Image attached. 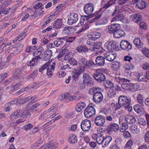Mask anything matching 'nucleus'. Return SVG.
Returning <instances> with one entry per match:
<instances>
[{
  "label": "nucleus",
  "mask_w": 149,
  "mask_h": 149,
  "mask_svg": "<svg viewBox=\"0 0 149 149\" xmlns=\"http://www.w3.org/2000/svg\"><path fill=\"white\" fill-rule=\"evenodd\" d=\"M73 29L71 27H65L62 31L63 33L66 35L71 34L73 32Z\"/></svg>",
  "instance_id": "nucleus-27"
},
{
  "label": "nucleus",
  "mask_w": 149,
  "mask_h": 149,
  "mask_svg": "<svg viewBox=\"0 0 149 149\" xmlns=\"http://www.w3.org/2000/svg\"><path fill=\"white\" fill-rule=\"evenodd\" d=\"M104 136L100 134L97 139L96 141L97 143L100 145H101L102 146V144L103 143V141L104 139Z\"/></svg>",
  "instance_id": "nucleus-49"
},
{
  "label": "nucleus",
  "mask_w": 149,
  "mask_h": 149,
  "mask_svg": "<svg viewBox=\"0 0 149 149\" xmlns=\"http://www.w3.org/2000/svg\"><path fill=\"white\" fill-rule=\"evenodd\" d=\"M85 106L86 104L84 102H80L77 104L75 109L78 112H79L83 109L85 107Z\"/></svg>",
  "instance_id": "nucleus-34"
},
{
  "label": "nucleus",
  "mask_w": 149,
  "mask_h": 149,
  "mask_svg": "<svg viewBox=\"0 0 149 149\" xmlns=\"http://www.w3.org/2000/svg\"><path fill=\"white\" fill-rule=\"evenodd\" d=\"M124 16L122 13L118 14L115 17L113 18L111 20V22L114 21H121L123 22L124 20Z\"/></svg>",
  "instance_id": "nucleus-23"
},
{
  "label": "nucleus",
  "mask_w": 149,
  "mask_h": 149,
  "mask_svg": "<svg viewBox=\"0 0 149 149\" xmlns=\"http://www.w3.org/2000/svg\"><path fill=\"white\" fill-rule=\"evenodd\" d=\"M136 99L138 102L142 106H144V101L143 100V95L141 94H138L137 97Z\"/></svg>",
  "instance_id": "nucleus-42"
},
{
  "label": "nucleus",
  "mask_w": 149,
  "mask_h": 149,
  "mask_svg": "<svg viewBox=\"0 0 149 149\" xmlns=\"http://www.w3.org/2000/svg\"><path fill=\"white\" fill-rule=\"evenodd\" d=\"M104 15L102 16V17H101V19L100 18L99 20V21L97 22L96 23V24L97 25H102L106 24L108 23V20L107 19L104 17H103Z\"/></svg>",
  "instance_id": "nucleus-36"
},
{
  "label": "nucleus",
  "mask_w": 149,
  "mask_h": 149,
  "mask_svg": "<svg viewBox=\"0 0 149 149\" xmlns=\"http://www.w3.org/2000/svg\"><path fill=\"white\" fill-rule=\"evenodd\" d=\"M134 43L138 48H141L143 46V43L139 38H135L133 41Z\"/></svg>",
  "instance_id": "nucleus-30"
},
{
  "label": "nucleus",
  "mask_w": 149,
  "mask_h": 149,
  "mask_svg": "<svg viewBox=\"0 0 149 149\" xmlns=\"http://www.w3.org/2000/svg\"><path fill=\"white\" fill-rule=\"evenodd\" d=\"M125 33L124 31L120 30V29H119L113 33V36L115 38H119L125 36Z\"/></svg>",
  "instance_id": "nucleus-25"
},
{
  "label": "nucleus",
  "mask_w": 149,
  "mask_h": 149,
  "mask_svg": "<svg viewBox=\"0 0 149 149\" xmlns=\"http://www.w3.org/2000/svg\"><path fill=\"white\" fill-rule=\"evenodd\" d=\"M10 9V8H8V9H7V8L6 7H1V8H0V12L1 13L0 14L1 18V13H3L5 15H6L9 13V11Z\"/></svg>",
  "instance_id": "nucleus-46"
},
{
  "label": "nucleus",
  "mask_w": 149,
  "mask_h": 149,
  "mask_svg": "<svg viewBox=\"0 0 149 149\" xmlns=\"http://www.w3.org/2000/svg\"><path fill=\"white\" fill-rule=\"evenodd\" d=\"M107 129L109 133H111L113 131L116 133L119 131V125L116 123H111L108 125Z\"/></svg>",
  "instance_id": "nucleus-11"
},
{
  "label": "nucleus",
  "mask_w": 149,
  "mask_h": 149,
  "mask_svg": "<svg viewBox=\"0 0 149 149\" xmlns=\"http://www.w3.org/2000/svg\"><path fill=\"white\" fill-rule=\"evenodd\" d=\"M17 49H15L13 52H12L9 54L8 57L7 58L6 61V62H8L13 56L17 54L20 52L19 51H18L17 52Z\"/></svg>",
  "instance_id": "nucleus-43"
},
{
  "label": "nucleus",
  "mask_w": 149,
  "mask_h": 149,
  "mask_svg": "<svg viewBox=\"0 0 149 149\" xmlns=\"http://www.w3.org/2000/svg\"><path fill=\"white\" fill-rule=\"evenodd\" d=\"M46 147L48 148H51L52 149H55L57 147V145L56 144H53V141H50L46 144Z\"/></svg>",
  "instance_id": "nucleus-45"
},
{
  "label": "nucleus",
  "mask_w": 149,
  "mask_h": 149,
  "mask_svg": "<svg viewBox=\"0 0 149 149\" xmlns=\"http://www.w3.org/2000/svg\"><path fill=\"white\" fill-rule=\"evenodd\" d=\"M22 73V71L21 69L19 68H17L14 70L12 78H13L15 80L17 79Z\"/></svg>",
  "instance_id": "nucleus-22"
},
{
  "label": "nucleus",
  "mask_w": 149,
  "mask_h": 149,
  "mask_svg": "<svg viewBox=\"0 0 149 149\" xmlns=\"http://www.w3.org/2000/svg\"><path fill=\"white\" fill-rule=\"evenodd\" d=\"M93 63V62L92 61H90L89 60H87L83 64V68L84 69V70L85 68H89L92 65Z\"/></svg>",
  "instance_id": "nucleus-39"
},
{
  "label": "nucleus",
  "mask_w": 149,
  "mask_h": 149,
  "mask_svg": "<svg viewBox=\"0 0 149 149\" xmlns=\"http://www.w3.org/2000/svg\"><path fill=\"white\" fill-rule=\"evenodd\" d=\"M120 28L121 26L119 24L117 23L113 24L108 26V30L110 33L113 34L118 29H120Z\"/></svg>",
  "instance_id": "nucleus-15"
},
{
  "label": "nucleus",
  "mask_w": 149,
  "mask_h": 149,
  "mask_svg": "<svg viewBox=\"0 0 149 149\" xmlns=\"http://www.w3.org/2000/svg\"><path fill=\"white\" fill-rule=\"evenodd\" d=\"M68 17V23L69 25L75 23L78 19V15L74 13H71Z\"/></svg>",
  "instance_id": "nucleus-10"
},
{
  "label": "nucleus",
  "mask_w": 149,
  "mask_h": 149,
  "mask_svg": "<svg viewBox=\"0 0 149 149\" xmlns=\"http://www.w3.org/2000/svg\"><path fill=\"white\" fill-rule=\"evenodd\" d=\"M120 64L118 62L114 61L111 63L112 69L115 71L118 70L120 68Z\"/></svg>",
  "instance_id": "nucleus-32"
},
{
  "label": "nucleus",
  "mask_w": 149,
  "mask_h": 149,
  "mask_svg": "<svg viewBox=\"0 0 149 149\" xmlns=\"http://www.w3.org/2000/svg\"><path fill=\"white\" fill-rule=\"evenodd\" d=\"M105 46L107 49L109 51L113 50L116 49L118 47V45L114 41H110L105 43Z\"/></svg>",
  "instance_id": "nucleus-12"
},
{
  "label": "nucleus",
  "mask_w": 149,
  "mask_h": 149,
  "mask_svg": "<svg viewBox=\"0 0 149 149\" xmlns=\"http://www.w3.org/2000/svg\"><path fill=\"white\" fill-rule=\"evenodd\" d=\"M116 90L115 89H110L108 92L107 95L110 98H112L116 95Z\"/></svg>",
  "instance_id": "nucleus-37"
},
{
  "label": "nucleus",
  "mask_w": 149,
  "mask_h": 149,
  "mask_svg": "<svg viewBox=\"0 0 149 149\" xmlns=\"http://www.w3.org/2000/svg\"><path fill=\"white\" fill-rule=\"evenodd\" d=\"M84 83H85L88 86H91L94 84V82L93 81V79L92 78H91V79H90L88 80L86 82H84Z\"/></svg>",
  "instance_id": "nucleus-62"
},
{
  "label": "nucleus",
  "mask_w": 149,
  "mask_h": 149,
  "mask_svg": "<svg viewBox=\"0 0 149 149\" xmlns=\"http://www.w3.org/2000/svg\"><path fill=\"white\" fill-rule=\"evenodd\" d=\"M33 103V101L29 102L26 105V109L30 111H38L40 105L38 103L32 104Z\"/></svg>",
  "instance_id": "nucleus-4"
},
{
  "label": "nucleus",
  "mask_w": 149,
  "mask_h": 149,
  "mask_svg": "<svg viewBox=\"0 0 149 149\" xmlns=\"http://www.w3.org/2000/svg\"><path fill=\"white\" fill-rule=\"evenodd\" d=\"M91 126V121L87 119L83 120L81 123V129L84 131H88L90 129Z\"/></svg>",
  "instance_id": "nucleus-8"
},
{
  "label": "nucleus",
  "mask_w": 149,
  "mask_h": 149,
  "mask_svg": "<svg viewBox=\"0 0 149 149\" xmlns=\"http://www.w3.org/2000/svg\"><path fill=\"white\" fill-rule=\"evenodd\" d=\"M146 117L147 121V122L143 118H140L139 120L138 124L141 127H142L146 125L147 123L148 126H149V114L148 113L146 114Z\"/></svg>",
  "instance_id": "nucleus-17"
},
{
  "label": "nucleus",
  "mask_w": 149,
  "mask_h": 149,
  "mask_svg": "<svg viewBox=\"0 0 149 149\" xmlns=\"http://www.w3.org/2000/svg\"><path fill=\"white\" fill-rule=\"evenodd\" d=\"M121 87L124 90L133 91L135 89L134 88V85L131 83L122 84Z\"/></svg>",
  "instance_id": "nucleus-20"
},
{
  "label": "nucleus",
  "mask_w": 149,
  "mask_h": 149,
  "mask_svg": "<svg viewBox=\"0 0 149 149\" xmlns=\"http://www.w3.org/2000/svg\"><path fill=\"white\" fill-rule=\"evenodd\" d=\"M102 89L98 87H93L90 89L88 92L89 93L90 95H95L97 94L102 93Z\"/></svg>",
  "instance_id": "nucleus-19"
},
{
  "label": "nucleus",
  "mask_w": 149,
  "mask_h": 149,
  "mask_svg": "<svg viewBox=\"0 0 149 149\" xmlns=\"http://www.w3.org/2000/svg\"><path fill=\"white\" fill-rule=\"evenodd\" d=\"M52 50L49 49L44 52V55L43 58L44 61H47L49 60L52 56Z\"/></svg>",
  "instance_id": "nucleus-26"
},
{
  "label": "nucleus",
  "mask_w": 149,
  "mask_h": 149,
  "mask_svg": "<svg viewBox=\"0 0 149 149\" xmlns=\"http://www.w3.org/2000/svg\"><path fill=\"white\" fill-rule=\"evenodd\" d=\"M6 62H2V58H0V69H3L5 67Z\"/></svg>",
  "instance_id": "nucleus-63"
},
{
  "label": "nucleus",
  "mask_w": 149,
  "mask_h": 149,
  "mask_svg": "<svg viewBox=\"0 0 149 149\" xmlns=\"http://www.w3.org/2000/svg\"><path fill=\"white\" fill-rule=\"evenodd\" d=\"M49 65V63L48 62L45 63L44 65H42L41 67L39 69V72L42 73V72L46 68H47Z\"/></svg>",
  "instance_id": "nucleus-53"
},
{
  "label": "nucleus",
  "mask_w": 149,
  "mask_h": 149,
  "mask_svg": "<svg viewBox=\"0 0 149 149\" xmlns=\"http://www.w3.org/2000/svg\"><path fill=\"white\" fill-rule=\"evenodd\" d=\"M103 8H104L103 7L100 8L99 10L97 11L95 13H94L93 15L95 17L90 20L91 23L98 22L99 21V20L102 17L103 14L102 13H100Z\"/></svg>",
  "instance_id": "nucleus-13"
},
{
  "label": "nucleus",
  "mask_w": 149,
  "mask_h": 149,
  "mask_svg": "<svg viewBox=\"0 0 149 149\" xmlns=\"http://www.w3.org/2000/svg\"><path fill=\"white\" fill-rule=\"evenodd\" d=\"M104 55L105 59L110 62L113 61L116 57V54L112 51L107 52Z\"/></svg>",
  "instance_id": "nucleus-5"
},
{
  "label": "nucleus",
  "mask_w": 149,
  "mask_h": 149,
  "mask_svg": "<svg viewBox=\"0 0 149 149\" xmlns=\"http://www.w3.org/2000/svg\"><path fill=\"white\" fill-rule=\"evenodd\" d=\"M64 43V42L61 40H55L54 42V44L57 47L62 46Z\"/></svg>",
  "instance_id": "nucleus-55"
},
{
  "label": "nucleus",
  "mask_w": 149,
  "mask_h": 149,
  "mask_svg": "<svg viewBox=\"0 0 149 149\" xmlns=\"http://www.w3.org/2000/svg\"><path fill=\"white\" fill-rule=\"evenodd\" d=\"M116 81H118L119 83L120 84H123V83H129L130 81V80L127 79L125 78L121 77H116Z\"/></svg>",
  "instance_id": "nucleus-35"
},
{
  "label": "nucleus",
  "mask_w": 149,
  "mask_h": 149,
  "mask_svg": "<svg viewBox=\"0 0 149 149\" xmlns=\"http://www.w3.org/2000/svg\"><path fill=\"white\" fill-rule=\"evenodd\" d=\"M105 70L103 69H98L93 74V78L99 82H101L106 79V77L102 72Z\"/></svg>",
  "instance_id": "nucleus-1"
},
{
  "label": "nucleus",
  "mask_w": 149,
  "mask_h": 149,
  "mask_svg": "<svg viewBox=\"0 0 149 149\" xmlns=\"http://www.w3.org/2000/svg\"><path fill=\"white\" fill-rule=\"evenodd\" d=\"M76 50L79 52L86 53L88 51V49L86 47L82 45H79L77 47Z\"/></svg>",
  "instance_id": "nucleus-29"
},
{
  "label": "nucleus",
  "mask_w": 149,
  "mask_h": 149,
  "mask_svg": "<svg viewBox=\"0 0 149 149\" xmlns=\"http://www.w3.org/2000/svg\"><path fill=\"white\" fill-rule=\"evenodd\" d=\"M95 105L93 103L89 104L84 110V114L87 118H91L94 115L95 110L94 107Z\"/></svg>",
  "instance_id": "nucleus-2"
},
{
  "label": "nucleus",
  "mask_w": 149,
  "mask_h": 149,
  "mask_svg": "<svg viewBox=\"0 0 149 149\" xmlns=\"http://www.w3.org/2000/svg\"><path fill=\"white\" fill-rule=\"evenodd\" d=\"M101 34L98 32H96L92 35V38L93 39V40H95V39H97L99 38L101 36Z\"/></svg>",
  "instance_id": "nucleus-56"
},
{
  "label": "nucleus",
  "mask_w": 149,
  "mask_h": 149,
  "mask_svg": "<svg viewBox=\"0 0 149 149\" xmlns=\"http://www.w3.org/2000/svg\"><path fill=\"white\" fill-rule=\"evenodd\" d=\"M77 138L76 135L72 134L69 137L68 139V141L72 144H75L77 141Z\"/></svg>",
  "instance_id": "nucleus-31"
},
{
  "label": "nucleus",
  "mask_w": 149,
  "mask_h": 149,
  "mask_svg": "<svg viewBox=\"0 0 149 149\" xmlns=\"http://www.w3.org/2000/svg\"><path fill=\"white\" fill-rule=\"evenodd\" d=\"M104 84L105 86L108 88H110L113 87V84L109 80L105 81Z\"/></svg>",
  "instance_id": "nucleus-50"
},
{
  "label": "nucleus",
  "mask_w": 149,
  "mask_h": 149,
  "mask_svg": "<svg viewBox=\"0 0 149 149\" xmlns=\"http://www.w3.org/2000/svg\"><path fill=\"white\" fill-rule=\"evenodd\" d=\"M44 50V49L43 47H39L37 50V53L36 55L40 56Z\"/></svg>",
  "instance_id": "nucleus-60"
},
{
  "label": "nucleus",
  "mask_w": 149,
  "mask_h": 149,
  "mask_svg": "<svg viewBox=\"0 0 149 149\" xmlns=\"http://www.w3.org/2000/svg\"><path fill=\"white\" fill-rule=\"evenodd\" d=\"M117 0H110L104 6L103 8L104 9H107L112 5H114L116 3V2Z\"/></svg>",
  "instance_id": "nucleus-38"
},
{
  "label": "nucleus",
  "mask_w": 149,
  "mask_h": 149,
  "mask_svg": "<svg viewBox=\"0 0 149 149\" xmlns=\"http://www.w3.org/2000/svg\"><path fill=\"white\" fill-rule=\"evenodd\" d=\"M83 78L84 82H86L90 79H91V78H92L88 73H85L83 74Z\"/></svg>",
  "instance_id": "nucleus-52"
},
{
  "label": "nucleus",
  "mask_w": 149,
  "mask_h": 149,
  "mask_svg": "<svg viewBox=\"0 0 149 149\" xmlns=\"http://www.w3.org/2000/svg\"><path fill=\"white\" fill-rule=\"evenodd\" d=\"M89 16L88 15L86 16L84 15L82 16L81 19V21L78 24V26H79L82 25L84 24L83 22L82 21H84V20H87Z\"/></svg>",
  "instance_id": "nucleus-51"
},
{
  "label": "nucleus",
  "mask_w": 149,
  "mask_h": 149,
  "mask_svg": "<svg viewBox=\"0 0 149 149\" xmlns=\"http://www.w3.org/2000/svg\"><path fill=\"white\" fill-rule=\"evenodd\" d=\"M26 35V32H22L17 37L18 38L19 41H20L24 39Z\"/></svg>",
  "instance_id": "nucleus-57"
},
{
  "label": "nucleus",
  "mask_w": 149,
  "mask_h": 149,
  "mask_svg": "<svg viewBox=\"0 0 149 149\" xmlns=\"http://www.w3.org/2000/svg\"><path fill=\"white\" fill-rule=\"evenodd\" d=\"M134 109L137 113H140L142 112L143 108L139 104H136L134 106Z\"/></svg>",
  "instance_id": "nucleus-47"
},
{
  "label": "nucleus",
  "mask_w": 149,
  "mask_h": 149,
  "mask_svg": "<svg viewBox=\"0 0 149 149\" xmlns=\"http://www.w3.org/2000/svg\"><path fill=\"white\" fill-rule=\"evenodd\" d=\"M75 75H76V76H78L82 74V72L85 71V70L84 69L80 67H77V68H75Z\"/></svg>",
  "instance_id": "nucleus-40"
},
{
  "label": "nucleus",
  "mask_w": 149,
  "mask_h": 149,
  "mask_svg": "<svg viewBox=\"0 0 149 149\" xmlns=\"http://www.w3.org/2000/svg\"><path fill=\"white\" fill-rule=\"evenodd\" d=\"M123 118H125L127 122L130 124H133L136 121L135 117L133 116L127 115L125 117V116L123 115L120 116L119 117V124L120 123V120L123 119Z\"/></svg>",
  "instance_id": "nucleus-6"
},
{
  "label": "nucleus",
  "mask_w": 149,
  "mask_h": 149,
  "mask_svg": "<svg viewBox=\"0 0 149 149\" xmlns=\"http://www.w3.org/2000/svg\"><path fill=\"white\" fill-rule=\"evenodd\" d=\"M118 104H122L124 107H127L130 105L131 100L130 99L125 95H121L118 99Z\"/></svg>",
  "instance_id": "nucleus-3"
},
{
  "label": "nucleus",
  "mask_w": 149,
  "mask_h": 149,
  "mask_svg": "<svg viewBox=\"0 0 149 149\" xmlns=\"http://www.w3.org/2000/svg\"><path fill=\"white\" fill-rule=\"evenodd\" d=\"M72 66L76 65L77 64V61L74 58H72L68 62Z\"/></svg>",
  "instance_id": "nucleus-64"
},
{
  "label": "nucleus",
  "mask_w": 149,
  "mask_h": 149,
  "mask_svg": "<svg viewBox=\"0 0 149 149\" xmlns=\"http://www.w3.org/2000/svg\"><path fill=\"white\" fill-rule=\"evenodd\" d=\"M121 127L120 128V131L121 132H124L128 129V126L126 123H123L121 124Z\"/></svg>",
  "instance_id": "nucleus-48"
},
{
  "label": "nucleus",
  "mask_w": 149,
  "mask_h": 149,
  "mask_svg": "<svg viewBox=\"0 0 149 149\" xmlns=\"http://www.w3.org/2000/svg\"><path fill=\"white\" fill-rule=\"evenodd\" d=\"M131 129L132 132L134 134H138L140 132V130L136 125H133L131 126Z\"/></svg>",
  "instance_id": "nucleus-41"
},
{
  "label": "nucleus",
  "mask_w": 149,
  "mask_h": 149,
  "mask_svg": "<svg viewBox=\"0 0 149 149\" xmlns=\"http://www.w3.org/2000/svg\"><path fill=\"white\" fill-rule=\"evenodd\" d=\"M136 6H138V8L140 9H143L146 7V4L145 1H142L138 3Z\"/></svg>",
  "instance_id": "nucleus-44"
},
{
  "label": "nucleus",
  "mask_w": 149,
  "mask_h": 149,
  "mask_svg": "<svg viewBox=\"0 0 149 149\" xmlns=\"http://www.w3.org/2000/svg\"><path fill=\"white\" fill-rule=\"evenodd\" d=\"M120 45L122 49L127 51L130 50L132 47V44L126 40H122L120 43Z\"/></svg>",
  "instance_id": "nucleus-14"
},
{
  "label": "nucleus",
  "mask_w": 149,
  "mask_h": 149,
  "mask_svg": "<svg viewBox=\"0 0 149 149\" xmlns=\"http://www.w3.org/2000/svg\"><path fill=\"white\" fill-rule=\"evenodd\" d=\"M115 114L114 112L112 113L111 114L106 117L107 120L109 121H111L113 119H114L115 118Z\"/></svg>",
  "instance_id": "nucleus-54"
},
{
  "label": "nucleus",
  "mask_w": 149,
  "mask_h": 149,
  "mask_svg": "<svg viewBox=\"0 0 149 149\" xmlns=\"http://www.w3.org/2000/svg\"><path fill=\"white\" fill-rule=\"evenodd\" d=\"M94 8V6L92 3H88L84 5V10L86 14L91 15L93 12Z\"/></svg>",
  "instance_id": "nucleus-7"
},
{
  "label": "nucleus",
  "mask_w": 149,
  "mask_h": 149,
  "mask_svg": "<svg viewBox=\"0 0 149 149\" xmlns=\"http://www.w3.org/2000/svg\"><path fill=\"white\" fill-rule=\"evenodd\" d=\"M143 53L147 57H149V50L147 48H145L142 50Z\"/></svg>",
  "instance_id": "nucleus-58"
},
{
  "label": "nucleus",
  "mask_w": 149,
  "mask_h": 149,
  "mask_svg": "<svg viewBox=\"0 0 149 149\" xmlns=\"http://www.w3.org/2000/svg\"><path fill=\"white\" fill-rule=\"evenodd\" d=\"M22 116L21 112L19 109H16L10 116V117L12 119H14L16 117H19Z\"/></svg>",
  "instance_id": "nucleus-24"
},
{
  "label": "nucleus",
  "mask_w": 149,
  "mask_h": 149,
  "mask_svg": "<svg viewBox=\"0 0 149 149\" xmlns=\"http://www.w3.org/2000/svg\"><path fill=\"white\" fill-rule=\"evenodd\" d=\"M72 58V54H71L68 53L65 56L64 60L68 61V62Z\"/></svg>",
  "instance_id": "nucleus-59"
},
{
  "label": "nucleus",
  "mask_w": 149,
  "mask_h": 149,
  "mask_svg": "<svg viewBox=\"0 0 149 149\" xmlns=\"http://www.w3.org/2000/svg\"><path fill=\"white\" fill-rule=\"evenodd\" d=\"M101 44L100 42H94L93 45L90 48V50L92 51H97L100 48Z\"/></svg>",
  "instance_id": "nucleus-33"
},
{
  "label": "nucleus",
  "mask_w": 149,
  "mask_h": 149,
  "mask_svg": "<svg viewBox=\"0 0 149 149\" xmlns=\"http://www.w3.org/2000/svg\"><path fill=\"white\" fill-rule=\"evenodd\" d=\"M138 80L139 81H147L146 77L145 75H141L138 78Z\"/></svg>",
  "instance_id": "nucleus-61"
},
{
  "label": "nucleus",
  "mask_w": 149,
  "mask_h": 149,
  "mask_svg": "<svg viewBox=\"0 0 149 149\" xmlns=\"http://www.w3.org/2000/svg\"><path fill=\"white\" fill-rule=\"evenodd\" d=\"M105 123V117L103 116H98L95 118V125L98 126H102Z\"/></svg>",
  "instance_id": "nucleus-9"
},
{
  "label": "nucleus",
  "mask_w": 149,
  "mask_h": 149,
  "mask_svg": "<svg viewBox=\"0 0 149 149\" xmlns=\"http://www.w3.org/2000/svg\"><path fill=\"white\" fill-rule=\"evenodd\" d=\"M95 63L96 65L99 66H103L105 63V58L102 56H98L96 58Z\"/></svg>",
  "instance_id": "nucleus-16"
},
{
  "label": "nucleus",
  "mask_w": 149,
  "mask_h": 149,
  "mask_svg": "<svg viewBox=\"0 0 149 149\" xmlns=\"http://www.w3.org/2000/svg\"><path fill=\"white\" fill-rule=\"evenodd\" d=\"M103 98V96L102 93H98L93 95V100L96 103H98L101 102Z\"/></svg>",
  "instance_id": "nucleus-21"
},
{
  "label": "nucleus",
  "mask_w": 149,
  "mask_h": 149,
  "mask_svg": "<svg viewBox=\"0 0 149 149\" xmlns=\"http://www.w3.org/2000/svg\"><path fill=\"white\" fill-rule=\"evenodd\" d=\"M112 137L109 136H107L104 137L103 141V143L102 144V147L105 148L109 144L112 143Z\"/></svg>",
  "instance_id": "nucleus-18"
},
{
  "label": "nucleus",
  "mask_w": 149,
  "mask_h": 149,
  "mask_svg": "<svg viewBox=\"0 0 149 149\" xmlns=\"http://www.w3.org/2000/svg\"><path fill=\"white\" fill-rule=\"evenodd\" d=\"M54 28L56 29H59L61 28L63 24L61 19H57L53 23Z\"/></svg>",
  "instance_id": "nucleus-28"
}]
</instances>
